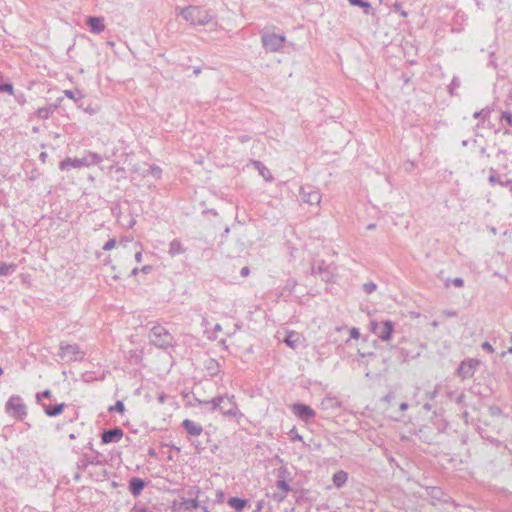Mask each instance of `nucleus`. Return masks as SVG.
Segmentation results:
<instances>
[{
	"label": "nucleus",
	"mask_w": 512,
	"mask_h": 512,
	"mask_svg": "<svg viewBox=\"0 0 512 512\" xmlns=\"http://www.w3.org/2000/svg\"><path fill=\"white\" fill-rule=\"evenodd\" d=\"M198 405L207 406L211 412L219 411L225 417L240 418L243 416L239 410L234 395H220L211 400L195 399Z\"/></svg>",
	"instance_id": "1"
},
{
	"label": "nucleus",
	"mask_w": 512,
	"mask_h": 512,
	"mask_svg": "<svg viewBox=\"0 0 512 512\" xmlns=\"http://www.w3.org/2000/svg\"><path fill=\"white\" fill-rule=\"evenodd\" d=\"M176 13L193 26H205L215 18V14L212 10L202 6L189 5L184 8L177 7Z\"/></svg>",
	"instance_id": "2"
},
{
	"label": "nucleus",
	"mask_w": 512,
	"mask_h": 512,
	"mask_svg": "<svg viewBox=\"0 0 512 512\" xmlns=\"http://www.w3.org/2000/svg\"><path fill=\"white\" fill-rule=\"evenodd\" d=\"M103 157L95 152L86 151L81 158H70L67 157L62 160L59 164V168L62 171L69 170L70 168H82L89 167L91 165H97L102 162Z\"/></svg>",
	"instance_id": "3"
},
{
	"label": "nucleus",
	"mask_w": 512,
	"mask_h": 512,
	"mask_svg": "<svg viewBox=\"0 0 512 512\" xmlns=\"http://www.w3.org/2000/svg\"><path fill=\"white\" fill-rule=\"evenodd\" d=\"M148 337L151 344L161 349L172 347L174 343V337L161 325L153 326Z\"/></svg>",
	"instance_id": "4"
},
{
	"label": "nucleus",
	"mask_w": 512,
	"mask_h": 512,
	"mask_svg": "<svg viewBox=\"0 0 512 512\" xmlns=\"http://www.w3.org/2000/svg\"><path fill=\"white\" fill-rule=\"evenodd\" d=\"M5 410L10 416L18 420H23L27 416V407L18 395H13L8 399Z\"/></svg>",
	"instance_id": "5"
},
{
	"label": "nucleus",
	"mask_w": 512,
	"mask_h": 512,
	"mask_svg": "<svg viewBox=\"0 0 512 512\" xmlns=\"http://www.w3.org/2000/svg\"><path fill=\"white\" fill-rule=\"evenodd\" d=\"M370 331L382 341H388L393 334L394 323L390 320H385L381 323L372 320L370 321Z\"/></svg>",
	"instance_id": "6"
},
{
	"label": "nucleus",
	"mask_w": 512,
	"mask_h": 512,
	"mask_svg": "<svg viewBox=\"0 0 512 512\" xmlns=\"http://www.w3.org/2000/svg\"><path fill=\"white\" fill-rule=\"evenodd\" d=\"M299 195L301 200L309 205H319L322 198L319 188L309 184L300 187Z\"/></svg>",
	"instance_id": "7"
},
{
	"label": "nucleus",
	"mask_w": 512,
	"mask_h": 512,
	"mask_svg": "<svg viewBox=\"0 0 512 512\" xmlns=\"http://www.w3.org/2000/svg\"><path fill=\"white\" fill-rule=\"evenodd\" d=\"M285 42L284 35L264 34L262 36V45L266 51L277 52L282 49Z\"/></svg>",
	"instance_id": "8"
},
{
	"label": "nucleus",
	"mask_w": 512,
	"mask_h": 512,
	"mask_svg": "<svg viewBox=\"0 0 512 512\" xmlns=\"http://www.w3.org/2000/svg\"><path fill=\"white\" fill-rule=\"evenodd\" d=\"M480 365V361L474 358H468L463 360L458 369L457 374L459 377H461L463 380L469 379L474 376L477 367Z\"/></svg>",
	"instance_id": "9"
},
{
	"label": "nucleus",
	"mask_w": 512,
	"mask_h": 512,
	"mask_svg": "<svg viewBox=\"0 0 512 512\" xmlns=\"http://www.w3.org/2000/svg\"><path fill=\"white\" fill-rule=\"evenodd\" d=\"M311 274L319 275L323 281L329 282L333 278V269L324 260L313 261L311 264Z\"/></svg>",
	"instance_id": "10"
},
{
	"label": "nucleus",
	"mask_w": 512,
	"mask_h": 512,
	"mask_svg": "<svg viewBox=\"0 0 512 512\" xmlns=\"http://www.w3.org/2000/svg\"><path fill=\"white\" fill-rule=\"evenodd\" d=\"M292 413L305 423H309L316 415L314 409L304 403H294L291 407Z\"/></svg>",
	"instance_id": "11"
},
{
	"label": "nucleus",
	"mask_w": 512,
	"mask_h": 512,
	"mask_svg": "<svg viewBox=\"0 0 512 512\" xmlns=\"http://www.w3.org/2000/svg\"><path fill=\"white\" fill-rule=\"evenodd\" d=\"M79 354H81V351L78 344H68L65 342L60 343V351L58 355L61 359L69 361L81 360L82 356L78 357Z\"/></svg>",
	"instance_id": "12"
},
{
	"label": "nucleus",
	"mask_w": 512,
	"mask_h": 512,
	"mask_svg": "<svg viewBox=\"0 0 512 512\" xmlns=\"http://www.w3.org/2000/svg\"><path fill=\"white\" fill-rule=\"evenodd\" d=\"M100 453L94 451V454H83L81 458L76 463V466L79 470H85L89 465H100L102 461L100 458Z\"/></svg>",
	"instance_id": "13"
},
{
	"label": "nucleus",
	"mask_w": 512,
	"mask_h": 512,
	"mask_svg": "<svg viewBox=\"0 0 512 512\" xmlns=\"http://www.w3.org/2000/svg\"><path fill=\"white\" fill-rule=\"evenodd\" d=\"M123 437V430L120 427H114L112 429L104 430L101 435V443H117Z\"/></svg>",
	"instance_id": "14"
},
{
	"label": "nucleus",
	"mask_w": 512,
	"mask_h": 512,
	"mask_svg": "<svg viewBox=\"0 0 512 512\" xmlns=\"http://www.w3.org/2000/svg\"><path fill=\"white\" fill-rule=\"evenodd\" d=\"M182 427L190 436H199L203 432V427L190 419H185L182 422Z\"/></svg>",
	"instance_id": "15"
},
{
	"label": "nucleus",
	"mask_w": 512,
	"mask_h": 512,
	"mask_svg": "<svg viewBox=\"0 0 512 512\" xmlns=\"http://www.w3.org/2000/svg\"><path fill=\"white\" fill-rule=\"evenodd\" d=\"M145 486H146V482L143 479L138 478V477H133L129 481L128 488H129L130 493L134 497H137L142 493Z\"/></svg>",
	"instance_id": "16"
},
{
	"label": "nucleus",
	"mask_w": 512,
	"mask_h": 512,
	"mask_svg": "<svg viewBox=\"0 0 512 512\" xmlns=\"http://www.w3.org/2000/svg\"><path fill=\"white\" fill-rule=\"evenodd\" d=\"M87 25L90 28V31L95 34H99L104 31V19L102 17H88L86 21Z\"/></svg>",
	"instance_id": "17"
},
{
	"label": "nucleus",
	"mask_w": 512,
	"mask_h": 512,
	"mask_svg": "<svg viewBox=\"0 0 512 512\" xmlns=\"http://www.w3.org/2000/svg\"><path fill=\"white\" fill-rule=\"evenodd\" d=\"M41 405H42V408H43L45 414L49 417H56V416L60 415L66 406L65 403H59V404H55V405L41 403Z\"/></svg>",
	"instance_id": "18"
},
{
	"label": "nucleus",
	"mask_w": 512,
	"mask_h": 512,
	"mask_svg": "<svg viewBox=\"0 0 512 512\" xmlns=\"http://www.w3.org/2000/svg\"><path fill=\"white\" fill-rule=\"evenodd\" d=\"M252 164L266 181L272 182L274 180L271 171L261 161L255 160Z\"/></svg>",
	"instance_id": "19"
},
{
	"label": "nucleus",
	"mask_w": 512,
	"mask_h": 512,
	"mask_svg": "<svg viewBox=\"0 0 512 512\" xmlns=\"http://www.w3.org/2000/svg\"><path fill=\"white\" fill-rule=\"evenodd\" d=\"M489 182L491 184H499L503 187L509 188V190L512 192V180L507 179L505 181H502L500 177L497 175L496 170L494 168H490V176H489Z\"/></svg>",
	"instance_id": "20"
},
{
	"label": "nucleus",
	"mask_w": 512,
	"mask_h": 512,
	"mask_svg": "<svg viewBox=\"0 0 512 512\" xmlns=\"http://www.w3.org/2000/svg\"><path fill=\"white\" fill-rule=\"evenodd\" d=\"M283 342L292 349H296L300 343V335L295 331H290L287 333L286 337L283 339Z\"/></svg>",
	"instance_id": "21"
},
{
	"label": "nucleus",
	"mask_w": 512,
	"mask_h": 512,
	"mask_svg": "<svg viewBox=\"0 0 512 512\" xmlns=\"http://www.w3.org/2000/svg\"><path fill=\"white\" fill-rule=\"evenodd\" d=\"M204 367L210 376H216L220 372V364L214 358H209L204 362Z\"/></svg>",
	"instance_id": "22"
},
{
	"label": "nucleus",
	"mask_w": 512,
	"mask_h": 512,
	"mask_svg": "<svg viewBox=\"0 0 512 512\" xmlns=\"http://www.w3.org/2000/svg\"><path fill=\"white\" fill-rule=\"evenodd\" d=\"M428 495L439 502H447L448 500L445 498L446 494L439 487H428L427 488Z\"/></svg>",
	"instance_id": "23"
},
{
	"label": "nucleus",
	"mask_w": 512,
	"mask_h": 512,
	"mask_svg": "<svg viewBox=\"0 0 512 512\" xmlns=\"http://www.w3.org/2000/svg\"><path fill=\"white\" fill-rule=\"evenodd\" d=\"M228 504L230 507L234 508L235 511L242 512L243 509L247 506L248 501L239 497H230L228 499Z\"/></svg>",
	"instance_id": "24"
},
{
	"label": "nucleus",
	"mask_w": 512,
	"mask_h": 512,
	"mask_svg": "<svg viewBox=\"0 0 512 512\" xmlns=\"http://www.w3.org/2000/svg\"><path fill=\"white\" fill-rule=\"evenodd\" d=\"M347 480H348V474H347V472H345L343 470L337 471L336 473H334V475L332 477L333 484L337 488L343 487L346 484Z\"/></svg>",
	"instance_id": "25"
},
{
	"label": "nucleus",
	"mask_w": 512,
	"mask_h": 512,
	"mask_svg": "<svg viewBox=\"0 0 512 512\" xmlns=\"http://www.w3.org/2000/svg\"><path fill=\"white\" fill-rule=\"evenodd\" d=\"M56 108H57L56 105L41 107V108L37 109V111L35 112V115L39 119L45 120V119H48L52 115V113L55 111Z\"/></svg>",
	"instance_id": "26"
},
{
	"label": "nucleus",
	"mask_w": 512,
	"mask_h": 512,
	"mask_svg": "<svg viewBox=\"0 0 512 512\" xmlns=\"http://www.w3.org/2000/svg\"><path fill=\"white\" fill-rule=\"evenodd\" d=\"M340 402L334 397H326L321 401L323 409H337L340 408Z\"/></svg>",
	"instance_id": "27"
},
{
	"label": "nucleus",
	"mask_w": 512,
	"mask_h": 512,
	"mask_svg": "<svg viewBox=\"0 0 512 512\" xmlns=\"http://www.w3.org/2000/svg\"><path fill=\"white\" fill-rule=\"evenodd\" d=\"M184 252V248L181 242L178 239H174L170 242L169 245V254L171 256H176Z\"/></svg>",
	"instance_id": "28"
},
{
	"label": "nucleus",
	"mask_w": 512,
	"mask_h": 512,
	"mask_svg": "<svg viewBox=\"0 0 512 512\" xmlns=\"http://www.w3.org/2000/svg\"><path fill=\"white\" fill-rule=\"evenodd\" d=\"M17 266L16 264L14 263H5V262H1L0 263V275L1 276H8V275H11L13 272H15Z\"/></svg>",
	"instance_id": "29"
},
{
	"label": "nucleus",
	"mask_w": 512,
	"mask_h": 512,
	"mask_svg": "<svg viewBox=\"0 0 512 512\" xmlns=\"http://www.w3.org/2000/svg\"><path fill=\"white\" fill-rule=\"evenodd\" d=\"M350 5L358 6L363 9L364 13L369 14L372 10V5L368 1L365 0H348Z\"/></svg>",
	"instance_id": "30"
},
{
	"label": "nucleus",
	"mask_w": 512,
	"mask_h": 512,
	"mask_svg": "<svg viewBox=\"0 0 512 512\" xmlns=\"http://www.w3.org/2000/svg\"><path fill=\"white\" fill-rule=\"evenodd\" d=\"M182 505L185 510L192 511L200 507L199 501L195 499H183Z\"/></svg>",
	"instance_id": "31"
},
{
	"label": "nucleus",
	"mask_w": 512,
	"mask_h": 512,
	"mask_svg": "<svg viewBox=\"0 0 512 512\" xmlns=\"http://www.w3.org/2000/svg\"><path fill=\"white\" fill-rule=\"evenodd\" d=\"M460 87V79L456 76H454L451 80V83L448 86L450 95H455V90H457Z\"/></svg>",
	"instance_id": "32"
},
{
	"label": "nucleus",
	"mask_w": 512,
	"mask_h": 512,
	"mask_svg": "<svg viewBox=\"0 0 512 512\" xmlns=\"http://www.w3.org/2000/svg\"><path fill=\"white\" fill-rule=\"evenodd\" d=\"M108 411L109 412H118V413H124L125 411V406H124V403L120 400L116 401V403L113 405V406H110L108 408Z\"/></svg>",
	"instance_id": "33"
},
{
	"label": "nucleus",
	"mask_w": 512,
	"mask_h": 512,
	"mask_svg": "<svg viewBox=\"0 0 512 512\" xmlns=\"http://www.w3.org/2000/svg\"><path fill=\"white\" fill-rule=\"evenodd\" d=\"M64 94L69 98V99H72L73 101L77 102L78 99H81L83 97V95L80 93L79 90H76V91H72V90H65L64 91Z\"/></svg>",
	"instance_id": "34"
},
{
	"label": "nucleus",
	"mask_w": 512,
	"mask_h": 512,
	"mask_svg": "<svg viewBox=\"0 0 512 512\" xmlns=\"http://www.w3.org/2000/svg\"><path fill=\"white\" fill-rule=\"evenodd\" d=\"M148 174H150L156 179H159L162 174V169L159 166L153 164L149 167Z\"/></svg>",
	"instance_id": "35"
},
{
	"label": "nucleus",
	"mask_w": 512,
	"mask_h": 512,
	"mask_svg": "<svg viewBox=\"0 0 512 512\" xmlns=\"http://www.w3.org/2000/svg\"><path fill=\"white\" fill-rule=\"evenodd\" d=\"M276 487L285 494L291 490L290 485L285 480H278L276 482Z\"/></svg>",
	"instance_id": "36"
},
{
	"label": "nucleus",
	"mask_w": 512,
	"mask_h": 512,
	"mask_svg": "<svg viewBox=\"0 0 512 512\" xmlns=\"http://www.w3.org/2000/svg\"><path fill=\"white\" fill-rule=\"evenodd\" d=\"M490 113H491V111L488 108H485V109L475 112L473 114V117L474 118H482L483 120H485L486 118L489 117Z\"/></svg>",
	"instance_id": "37"
},
{
	"label": "nucleus",
	"mask_w": 512,
	"mask_h": 512,
	"mask_svg": "<svg viewBox=\"0 0 512 512\" xmlns=\"http://www.w3.org/2000/svg\"><path fill=\"white\" fill-rule=\"evenodd\" d=\"M376 288H377V285L374 282H367V283L363 284V291L366 294L373 293L376 290Z\"/></svg>",
	"instance_id": "38"
},
{
	"label": "nucleus",
	"mask_w": 512,
	"mask_h": 512,
	"mask_svg": "<svg viewBox=\"0 0 512 512\" xmlns=\"http://www.w3.org/2000/svg\"><path fill=\"white\" fill-rule=\"evenodd\" d=\"M14 87L12 83L6 82V83H0V92H6L8 94H13Z\"/></svg>",
	"instance_id": "39"
},
{
	"label": "nucleus",
	"mask_w": 512,
	"mask_h": 512,
	"mask_svg": "<svg viewBox=\"0 0 512 512\" xmlns=\"http://www.w3.org/2000/svg\"><path fill=\"white\" fill-rule=\"evenodd\" d=\"M115 169V173L118 174V180L120 178H125V169L123 167H119V166H116V165H111L110 166V170H113Z\"/></svg>",
	"instance_id": "40"
},
{
	"label": "nucleus",
	"mask_w": 512,
	"mask_h": 512,
	"mask_svg": "<svg viewBox=\"0 0 512 512\" xmlns=\"http://www.w3.org/2000/svg\"><path fill=\"white\" fill-rule=\"evenodd\" d=\"M501 120L505 121L507 125L512 127V113L511 112H503L501 115Z\"/></svg>",
	"instance_id": "41"
},
{
	"label": "nucleus",
	"mask_w": 512,
	"mask_h": 512,
	"mask_svg": "<svg viewBox=\"0 0 512 512\" xmlns=\"http://www.w3.org/2000/svg\"><path fill=\"white\" fill-rule=\"evenodd\" d=\"M51 396H52V394H51V391H50V390H44L43 392L38 393V394H37V396H36V398H37V401H38L39 403H42V402H41V401H42V398L50 399V398H51Z\"/></svg>",
	"instance_id": "42"
},
{
	"label": "nucleus",
	"mask_w": 512,
	"mask_h": 512,
	"mask_svg": "<svg viewBox=\"0 0 512 512\" xmlns=\"http://www.w3.org/2000/svg\"><path fill=\"white\" fill-rule=\"evenodd\" d=\"M116 245V240L114 238L112 239H109L103 246V250L105 251H109L111 250L112 248H114Z\"/></svg>",
	"instance_id": "43"
},
{
	"label": "nucleus",
	"mask_w": 512,
	"mask_h": 512,
	"mask_svg": "<svg viewBox=\"0 0 512 512\" xmlns=\"http://www.w3.org/2000/svg\"><path fill=\"white\" fill-rule=\"evenodd\" d=\"M488 65L493 67V68H496L497 67V64H496V58H495V53L493 51H491L489 53V62H488Z\"/></svg>",
	"instance_id": "44"
},
{
	"label": "nucleus",
	"mask_w": 512,
	"mask_h": 512,
	"mask_svg": "<svg viewBox=\"0 0 512 512\" xmlns=\"http://www.w3.org/2000/svg\"><path fill=\"white\" fill-rule=\"evenodd\" d=\"M482 349L489 352V353H493L494 352V348L492 347V345L488 342V341H485L482 343L481 345Z\"/></svg>",
	"instance_id": "45"
},
{
	"label": "nucleus",
	"mask_w": 512,
	"mask_h": 512,
	"mask_svg": "<svg viewBox=\"0 0 512 512\" xmlns=\"http://www.w3.org/2000/svg\"><path fill=\"white\" fill-rule=\"evenodd\" d=\"M452 284L455 286V287H463L464 285V280L461 278V277H456L452 280Z\"/></svg>",
	"instance_id": "46"
},
{
	"label": "nucleus",
	"mask_w": 512,
	"mask_h": 512,
	"mask_svg": "<svg viewBox=\"0 0 512 512\" xmlns=\"http://www.w3.org/2000/svg\"><path fill=\"white\" fill-rule=\"evenodd\" d=\"M224 498H225V493L222 490H217L216 491V502L222 503L224 501Z\"/></svg>",
	"instance_id": "47"
},
{
	"label": "nucleus",
	"mask_w": 512,
	"mask_h": 512,
	"mask_svg": "<svg viewBox=\"0 0 512 512\" xmlns=\"http://www.w3.org/2000/svg\"><path fill=\"white\" fill-rule=\"evenodd\" d=\"M350 337L352 339H358L360 337L359 329L355 328V327L351 328V330H350Z\"/></svg>",
	"instance_id": "48"
},
{
	"label": "nucleus",
	"mask_w": 512,
	"mask_h": 512,
	"mask_svg": "<svg viewBox=\"0 0 512 512\" xmlns=\"http://www.w3.org/2000/svg\"><path fill=\"white\" fill-rule=\"evenodd\" d=\"M394 11L396 12H400V14L403 16V17H406L407 16V12L402 10V5L400 3H395L394 4Z\"/></svg>",
	"instance_id": "49"
},
{
	"label": "nucleus",
	"mask_w": 512,
	"mask_h": 512,
	"mask_svg": "<svg viewBox=\"0 0 512 512\" xmlns=\"http://www.w3.org/2000/svg\"><path fill=\"white\" fill-rule=\"evenodd\" d=\"M286 495L285 493H274L273 495V499L277 502H282L285 498H286Z\"/></svg>",
	"instance_id": "50"
},
{
	"label": "nucleus",
	"mask_w": 512,
	"mask_h": 512,
	"mask_svg": "<svg viewBox=\"0 0 512 512\" xmlns=\"http://www.w3.org/2000/svg\"><path fill=\"white\" fill-rule=\"evenodd\" d=\"M496 157L499 160H506V152L504 150H499L496 154Z\"/></svg>",
	"instance_id": "51"
},
{
	"label": "nucleus",
	"mask_w": 512,
	"mask_h": 512,
	"mask_svg": "<svg viewBox=\"0 0 512 512\" xmlns=\"http://www.w3.org/2000/svg\"><path fill=\"white\" fill-rule=\"evenodd\" d=\"M291 433H295V435H294V436H292V438H291L293 441H296V440H297V441H302V439H303V438H302V436H301V435H299V434L295 431V428H293V429L291 430Z\"/></svg>",
	"instance_id": "52"
},
{
	"label": "nucleus",
	"mask_w": 512,
	"mask_h": 512,
	"mask_svg": "<svg viewBox=\"0 0 512 512\" xmlns=\"http://www.w3.org/2000/svg\"><path fill=\"white\" fill-rule=\"evenodd\" d=\"M249 273H250V269H249V267H247V266L243 267V268L240 270V275H241L242 277H246V276H248V275H249Z\"/></svg>",
	"instance_id": "53"
},
{
	"label": "nucleus",
	"mask_w": 512,
	"mask_h": 512,
	"mask_svg": "<svg viewBox=\"0 0 512 512\" xmlns=\"http://www.w3.org/2000/svg\"><path fill=\"white\" fill-rule=\"evenodd\" d=\"M157 399H158V402H159L160 404H163V403H165V401H166V399H167V395H166V394H164V393H160V394H158Z\"/></svg>",
	"instance_id": "54"
},
{
	"label": "nucleus",
	"mask_w": 512,
	"mask_h": 512,
	"mask_svg": "<svg viewBox=\"0 0 512 512\" xmlns=\"http://www.w3.org/2000/svg\"><path fill=\"white\" fill-rule=\"evenodd\" d=\"M152 269H153V268H152V266H150V265H145V266H143V267L140 269V271H141V272H143V273H145V274H148V273H150V272L152 271Z\"/></svg>",
	"instance_id": "55"
},
{
	"label": "nucleus",
	"mask_w": 512,
	"mask_h": 512,
	"mask_svg": "<svg viewBox=\"0 0 512 512\" xmlns=\"http://www.w3.org/2000/svg\"><path fill=\"white\" fill-rule=\"evenodd\" d=\"M444 314H445L447 317H456V316H457V313H456V311H454V310H445V311H444Z\"/></svg>",
	"instance_id": "56"
},
{
	"label": "nucleus",
	"mask_w": 512,
	"mask_h": 512,
	"mask_svg": "<svg viewBox=\"0 0 512 512\" xmlns=\"http://www.w3.org/2000/svg\"><path fill=\"white\" fill-rule=\"evenodd\" d=\"M464 398H465L464 393H460V394L457 396V398H456V403H457V404H462V403H463V401H464Z\"/></svg>",
	"instance_id": "57"
},
{
	"label": "nucleus",
	"mask_w": 512,
	"mask_h": 512,
	"mask_svg": "<svg viewBox=\"0 0 512 512\" xmlns=\"http://www.w3.org/2000/svg\"><path fill=\"white\" fill-rule=\"evenodd\" d=\"M142 258H143L142 252L141 251L136 252V254H135L136 262L140 263L142 261Z\"/></svg>",
	"instance_id": "58"
},
{
	"label": "nucleus",
	"mask_w": 512,
	"mask_h": 512,
	"mask_svg": "<svg viewBox=\"0 0 512 512\" xmlns=\"http://www.w3.org/2000/svg\"><path fill=\"white\" fill-rule=\"evenodd\" d=\"M490 410L492 415H496L501 412V410L498 407H491Z\"/></svg>",
	"instance_id": "59"
},
{
	"label": "nucleus",
	"mask_w": 512,
	"mask_h": 512,
	"mask_svg": "<svg viewBox=\"0 0 512 512\" xmlns=\"http://www.w3.org/2000/svg\"><path fill=\"white\" fill-rule=\"evenodd\" d=\"M239 140L244 143L250 140V137L248 135H242L240 136Z\"/></svg>",
	"instance_id": "60"
},
{
	"label": "nucleus",
	"mask_w": 512,
	"mask_h": 512,
	"mask_svg": "<svg viewBox=\"0 0 512 512\" xmlns=\"http://www.w3.org/2000/svg\"><path fill=\"white\" fill-rule=\"evenodd\" d=\"M148 455L151 456V457H155L157 454H156V450L154 448H149L148 449Z\"/></svg>",
	"instance_id": "61"
},
{
	"label": "nucleus",
	"mask_w": 512,
	"mask_h": 512,
	"mask_svg": "<svg viewBox=\"0 0 512 512\" xmlns=\"http://www.w3.org/2000/svg\"><path fill=\"white\" fill-rule=\"evenodd\" d=\"M399 408L401 411H405L408 409V404L406 402H402Z\"/></svg>",
	"instance_id": "62"
},
{
	"label": "nucleus",
	"mask_w": 512,
	"mask_h": 512,
	"mask_svg": "<svg viewBox=\"0 0 512 512\" xmlns=\"http://www.w3.org/2000/svg\"><path fill=\"white\" fill-rule=\"evenodd\" d=\"M193 444L198 452H200L201 450L204 449V447H202L200 443H193Z\"/></svg>",
	"instance_id": "63"
},
{
	"label": "nucleus",
	"mask_w": 512,
	"mask_h": 512,
	"mask_svg": "<svg viewBox=\"0 0 512 512\" xmlns=\"http://www.w3.org/2000/svg\"><path fill=\"white\" fill-rule=\"evenodd\" d=\"M193 73H194V75H196V76H197V75H199V74L201 73V68H200V67H194V69H193Z\"/></svg>",
	"instance_id": "64"
}]
</instances>
